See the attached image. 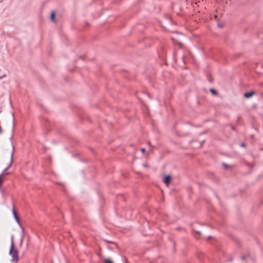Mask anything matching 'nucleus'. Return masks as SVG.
Returning <instances> with one entry per match:
<instances>
[{
    "label": "nucleus",
    "instance_id": "obj_3",
    "mask_svg": "<svg viewBox=\"0 0 263 263\" xmlns=\"http://www.w3.org/2000/svg\"><path fill=\"white\" fill-rule=\"evenodd\" d=\"M171 177L170 175H167L164 177L163 182L168 186L171 182Z\"/></svg>",
    "mask_w": 263,
    "mask_h": 263
},
{
    "label": "nucleus",
    "instance_id": "obj_2",
    "mask_svg": "<svg viewBox=\"0 0 263 263\" xmlns=\"http://www.w3.org/2000/svg\"><path fill=\"white\" fill-rule=\"evenodd\" d=\"M12 158H13V153H12L11 157V162L10 163L9 165L6 168L3 172L2 173V174L0 175L1 176H2L3 177H4L6 175H8V173H7V171L11 167L12 163Z\"/></svg>",
    "mask_w": 263,
    "mask_h": 263
},
{
    "label": "nucleus",
    "instance_id": "obj_5",
    "mask_svg": "<svg viewBox=\"0 0 263 263\" xmlns=\"http://www.w3.org/2000/svg\"><path fill=\"white\" fill-rule=\"evenodd\" d=\"M254 95V92H249L245 93L244 96L247 98L251 97Z\"/></svg>",
    "mask_w": 263,
    "mask_h": 263
},
{
    "label": "nucleus",
    "instance_id": "obj_1",
    "mask_svg": "<svg viewBox=\"0 0 263 263\" xmlns=\"http://www.w3.org/2000/svg\"><path fill=\"white\" fill-rule=\"evenodd\" d=\"M10 254L12 256V262H17L18 260V252L16 250L14 249L13 236L11 237V249L10 250Z\"/></svg>",
    "mask_w": 263,
    "mask_h": 263
},
{
    "label": "nucleus",
    "instance_id": "obj_8",
    "mask_svg": "<svg viewBox=\"0 0 263 263\" xmlns=\"http://www.w3.org/2000/svg\"><path fill=\"white\" fill-rule=\"evenodd\" d=\"M4 179V177L0 175V187L1 186L2 183H3Z\"/></svg>",
    "mask_w": 263,
    "mask_h": 263
},
{
    "label": "nucleus",
    "instance_id": "obj_9",
    "mask_svg": "<svg viewBox=\"0 0 263 263\" xmlns=\"http://www.w3.org/2000/svg\"><path fill=\"white\" fill-rule=\"evenodd\" d=\"M145 151H146V149H145V148H142L141 149V152H142V153H144L145 152Z\"/></svg>",
    "mask_w": 263,
    "mask_h": 263
},
{
    "label": "nucleus",
    "instance_id": "obj_6",
    "mask_svg": "<svg viewBox=\"0 0 263 263\" xmlns=\"http://www.w3.org/2000/svg\"><path fill=\"white\" fill-rule=\"evenodd\" d=\"M55 14L54 12H52L51 13L50 19L52 22H54L55 21Z\"/></svg>",
    "mask_w": 263,
    "mask_h": 263
},
{
    "label": "nucleus",
    "instance_id": "obj_12",
    "mask_svg": "<svg viewBox=\"0 0 263 263\" xmlns=\"http://www.w3.org/2000/svg\"><path fill=\"white\" fill-rule=\"evenodd\" d=\"M218 26L219 27H221L222 26H221V25H220V24H218Z\"/></svg>",
    "mask_w": 263,
    "mask_h": 263
},
{
    "label": "nucleus",
    "instance_id": "obj_7",
    "mask_svg": "<svg viewBox=\"0 0 263 263\" xmlns=\"http://www.w3.org/2000/svg\"><path fill=\"white\" fill-rule=\"evenodd\" d=\"M104 263H113L112 260L109 258H105L103 259Z\"/></svg>",
    "mask_w": 263,
    "mask_h": 263
},
{
    "label": "nucleus",
    "instance_id": "obj_11",
    "mask_svg": "<svg viewBox=\"0 0 263 263\" xmlns=\"http://www.w3.org/2000/svg\"><path fill=\"white\" fill-rule=\"evenodd\" d=\"M241 145L242 146H245V144L243 143H241Z\"/></svg>",
    "mask_w": 263,
    "mask_h": 263
},
{
    "label": "nucleus",
    "instance_id": "obj_10",
    "mask_svg": "<svg viewBox=\"0 0 263 263\" xmlns=\"http://www.w3.org/2000/svg\"><path fill=\"white\" fill-rule=\"evenodd\" d=\"M211 91L213 93H214V94L216 93V91L215 90H213V89H211Z\"/></svg>",
    "mask_w": 263,
    "mask_h": 263
},
{
    "label": "nucleus",
    "instance_id": "obj_4",
    "mask_svg": "<svg viewBox=\"0 0 263 263\" xmlns=\"http://www.w3.org/2000/svg\"><path fill=\"white\" fill-rule=\"evenodd\" d=\"M12 212H13V215H14V217L16 220V221H17V222L19 224L20 223V221H19V219H18V217H17V214H16V213L15 211V209H14V208L13 207V210H12Z\"/></svg>",
    "mask_w": 263,
    "mask_h": 263
}]
</instances>
